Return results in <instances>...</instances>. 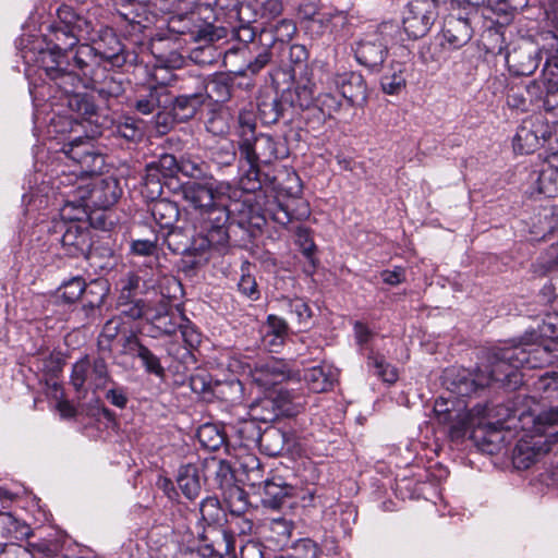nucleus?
<instances>
[{"label":"nucleus","instance_id":"obj_42","mask_svg":"<svg viewBox=\"0 0 558 558\" xmlns=\"http://www.w3.org/2000/svg\"><path fill=\"white\" fill-rule=\"evenodd\" d=\"M162 39L154 41L151 45V52L156 58L157 66L161 69L175 70L183 68L187 59L177 50L165 51L162 49Z\"/></svg>","mask_w":558,"mask_h":558},{"label":"nucleus","instance_id":"obj_58","mask_svg":"<svg viewBox=\"0 0 558 558\" xmlns=\"http://www.w3.org/2000/svg\"><path fill=\"white\" fill-rule=\"evenodd\" d=\"M367 364L374 369L375 375L381 378L385 383L393 384L397 381V369L387 363L383 355L371 352Z\"/></svg>","mask_w":558,"mask_h":558},{"label":"nucleus","instance_id":"obj_38","mask_svg":"<svg viewBox=\"0 0 558 558\" xmlns=\"http://www.w3.org/2000/svg\"><path fill=\"white\" fill-rule=\"evenodd\" d=\"M287 439V434L282 429L269 426L260 432L257 445L265 454L277 457L283 452Z\"/></svg>","mask_w":558,"mask_h":558},{"label":"nucleus","instance_id":"obj_51","mask_svg":"<svg viewBox=\"0 0 558 558\" xmlns=\"http://www.w3.org/2000/svg\"><path fill=\"white\" fill-rule=\"evenodd\" d=\"M531 269L535 277H544L553 271H558V242L543 252L532 264Z\"/></svg>","mask_w":558,"mask_h":558},{"label":"nucleus","instance_id":"obj_35","mask_svg":"<svg viewBox=\"0 0 558 558\" xmlns=\"http://www.w3.org/2000/svg\"><path fill=\"white\" fill-rule=\"evenodd\" d=\"M160 251L158 235L155 233L145 239L132 240L130 243V254L134 257L147 258L146 266L151 269L159 265Z\"/></svg>","mask_w":558,"mask_h":558},{"label":"nucleus","instance_id":"obj_40","mask_svg":"<svg viewBox=\"0 0 558 558\" xmlns=\"http://www.w3.org/2000/svg\"><path fill=\"white\" fill-rule=\"evenodd\" d=\"M405 65L400 62L391 63L390 69L380 80L383 92L389 95L401 93L405 88Z\"/></svg>","mask_w":558,"mask_h":558},{"label":"nucleus","instance_id":"obj_13","mask_svg":"<svg viewBox=\"0 0 558 558\" xmlns=\"http://www.w3.org/2000/svg\"><path fill=\"white\" fill-rule=\"evenodd\" d=\"M308 216L310 208L306 202L287 195H267L262 208L264 220L270 219L282 227L306 219Z\"/></svg>","mask_w":558,"mask_h":558},{"label":"nucleus","instance_id":"obj_24","mask_svg":"<svg viewBox=\"0 0 558 558\" xmlns=\"http://www.w3.org/2000/svg\"><path fill=\"white\" fill-rule=\"evenodd\" d=\"M148 320L158 332L154 337L172 336L178 331L181 323H184L182 315L172 310L170 300L165 295L159 300V307L151 310Z\"/></svg>","mask_w":558,"mask_h":558},{"label":"nucleus","instance_id":"obj_63","mask_svg":"<svg viewBox=\"0 0 558 558\" xmlns=\"http://www.w3.org/2000/svg\"><path fill=\"white\" fill-rule=\"evenodd\" d=\"M294 523L283 517H276L269 520V530L277 544L286 545L292 535Z\"/></svg>","mask_w":558,"mask_h":558},{"label":"nucleus","instance_id":"obj_11","mask_svg":"<svg viewBox=\"0 0 558 558\" xmlns=\"http://www.w3.org/2000/svg\"><path fill=\"white\" fill-rule=\"evenodd\" d=\"M447 0H411L402 11V26L410 39L424 37L438 16V8Z\"/></svg>","mask_w":558,"mask_h":558},{"label":"nucleus","instance_id":"obj_31","mask_svg":"<svg viewBox=\"0 0 558 558\" xmlns=\"http://www.w3.org/2000/svg\"><path fill=\"white\" fill-rule=\"evenodd\" d=\"M236 76V72L216 74L207 84L205 83V97L220 104L228 101L232 97Z\"/></svg>","mask_w":558,"mask_h":558},{"label":"nucleus","instance_id":"obj_21","mask_svg":"<svg viewBox=\"0 0 558 558\" xmlns=\"http://www.w3.org/2000/svg\"><path fill=\"white\" fill-rule=\"evenodd\" d=\"M549 451L547 439L531 436L520 439L512 451V463L518 470H526Z\"/></svg>","mask_w":558,"mask_h":558},{"label":"nucleus","instance_id":"obj_20","mask_svg":"<svg viewBox=\"0 0 558 558\" xmlns=\"http://www.w3.org/2000/svg\"><path fill=\"white\" fill-rule=\"evenodd\" d=\"M117 11L130 34L143 33L155 21L148 5L135 0H120Z\"/></svg>","mask_w":558,"mask_h":558},{"label":"nucleus","instance_id":"obj_8","mask_svg":"<svg viewBox=\"0 0 558 558\" xmlns=\"http://www.w3.org/2000/svg\"><path fill=\"white\" fill-rule=\"evenodd\" d=\"M397 25L393 22H383L376 31L364 35L355 43L354 56L356 61L372 72H379L388 57V45L391 33Z\"/></svg>","mask_w":558,"mask_h":558},{"label":"nucleus","instance_id":"obj_37","mask_svg":"<svg viewBox=\"0 0 558 558\" xmlns=\"http://www.w3.org/2000/svg\"><path fill=\"white\" fill-rule=\"evenodd\" d=\"M66 537L61 532L54 531L47 537L35 543H28V547L33 554H41L47 558H61L64 554V545Z\"/></svg>","mask_w":558,"mask_h":558},{"label":"nucleus","instance_id":"obj_45","mask_svg":"<svg viewBox=\"0 0 558 558\" xmlns=\"http://www.w3.org/2000/svg\"><path fill=\"white\" fill-rule=\"evenodd\" d=\"M68 95V107L80 117L92 120L97 116L98 107L88 94L83 93H65Z\"/></svg>","mask_w":558,"mask_h":558},{"label":"nucleus","instance_id":"obj_27","mask_svg":"<svg viewBox=\"0 0 558 558\" xmlns=\"http://www.w3.org/2000/svg\"><path fill=\"white\" fill-rule=\"evenodd\" d=\"M207 475L203 471V465L189 463L180 466L177 476V483L182 494L190 500L197 498L202 490L203 482H206Z\"/></svg>","mask_w":558,"mask_h":558},{"label":"nucleus","instance_id":"obj_18","mask_svg":"<svg viewBox=\"0 0 558 558\" xmlns=\"http://www.w3.org/2000/svg\"><path fill=\"white\" fill-rule=\"evenodd\" d=\"M250 374L253 383L265 390L281 385L293 376L286 362L274 357L256 362L251 367Z\"/></svg>","mask_w":558,"mask_h":558},{"label":"nucleus","instance_id":"obj_9","mask_svg":"<svg viewBox=\"0 0 558 558\" xmlns=\"http://www.w3.org/2000/svg\"><path fill=\"white\" fill-rule=\"evenodd\" d=\"M84 214V209L68 203L61 211L63 220L54 225V232L62 233L59 241L65 254L72 257L86 255L92 247L89 230L76 222Z\"/></svg>","mask_w":558,"mask_h":558},{"label":"nucleus","instance_id":"obj_44","mask_svg":"<svg viewBox=\"0 0 558 558\" xmlns=\"http://www.w3.org/2000/svg\"><path fill=\"white\" fill-rule=\"evenodd\" d=\"M233 436L238 439V445L250 448L257 445L260 437V428L253 420L239 421L230 426Z\"/></svg>","mask_w":558,"mask_h":558},{"label":"nucleus","instance_id":"obj_22","mask_svg":"<svg viewBox=\"0 0 558 558\" xmlns=\"http://www.w3.org/2000/svg\"><path fill=\"white\" fill-rule=\"evenodd\" d=\"M434 412L438 422L449 426V435L452 439L464 436L469 425V414L464 408H454L453 402L444 398L435 401Z\"/></svg>","mask_w":558,"mask_h":558},{"label":"nucleus","instance_id":"obj_1","mask_svg":"<svg viewBox=\"0 0 558 558\" xmlns=\"http://www.w3.org/2000/svg\"><path fill=\"white\" fill-rule=\"evenodd\" d=\"M94 29L92 21L77 13L70 5H61L57 11V21L48 26L45 34L48 49L40 51V68L46 76L52 81L56 86L59 85V78L65 73H73V54L81 39L89 38Z\"/></svg>","mask_w":558,"mask_h":558},{"label":"nucleus","instance_id":"obj_52","mask_svg":"<svg viewBox=\"0 0 558 558\" xmlns=\"http://www.w3.org/2000/svg\"><path fill=\"white\" fill-rule=\"evenodd\" d=\"M201 445L211 451L218 450L225 445L226 433L215 424H204L197 430Z\"/></svg>","mask_w":558,"mask_h":558},{"label":"nucleus","instance_id":"obj_7","mask_svg":"<svg viewBox=\"0 0 558 558\" xmlns=\"http://www.w3.org/2000/svg\"><path fill=\"white\" fill-rule=\"evenodd\" d=\"M199 542L209 555L223 557L233 549V543L231 535L220 526L225 513L219 500L216 497L205 498L199 505Z\"/></svg>","mask_w":558,"mask_h":558},{"label":"nucleus","instance_id":"obj_57","mask_svg":"<svg viewBox=\"0 0 558 558\" xmlns=\"http://www.w3.org/2000/svg\"><path fill=\"white\" fill-rule=\"evenodd\" d=\"M535 428L558 441V407L542 411L535 418Z\"/></svg>","mask_w":558,"mask_h":558},{"label":"nucleus","instance_id":"obj_4","mask_svg":"<svg viewBox=\"0 0 558 558\" xmlns=\"http://www.w3.org/2000/svg\"><path fill=\"white\" fill-rule=\"evenodd\" d=\"M88 39L92 44H82L76 48L73 54L74 65L122 68L138 62L137 53L128 50L112 28L102 27L96 38L90 34Z\"/></svg>","mask_w":558,"mask_h":558},{"label":"nucleus","instance_id":"obj_32","mask_svg":"<svg viewBox=\"0 0 558 558\" xmlns=\"http://www.w3.org/2000/svg\"><path fill=\"white\" fill-rule=\"evenodd\" d=\"M283 101L290 108H298L300 110L310 109L315 106V84L311 81L305 83H298L294 88L283 90Z\"/></svg>","mask_w":558,"mask_h":558},{"label":"nucleus","instance_id":"obj_14","mask_svg":"<svg viewBox=\"0 0 558 558\" xmlns=\"http://www.w3.org/2000/svg\"><path fill=\"white\" fill-rule=\"evenodd\" d=\"M62 153L80 167L82 174H98L105 168V156L89 137L63 144Z\"/></svg>","mask_w":558,"mask_h":558},{"label":"nucleus","instance_id":"obj_50","mask_svg":"<svg viewBox=\"0 0 558 558\" xmlns=\"http://www.w3.org/2000/svg\"><path fill=\"white\" fill-rule=\"evenodd\" d=\"M280 400L276 402L274 398H264L259 401L258 404L254 405L252 410L256 412L259 408L268 410L271 409V411L265 415L260 414L257 416L258 420L264 422H269L275 420L280 413H284L289 411V408L287 407L291 400L290 395L288 392H279Z\"/></svg>","mask_w":558,"mask_h":558},{"label":"nucleus","instance_id":"obj_39","mask_svg":"<svg viewBox=\"0 0 558 558\" xmlns=\"http://www.w3.org/2000/svg\"><path fill=\"white\" fill-rule=\"evenodd\" d=\"M550 52L546 56L542 71L543 85L549 94H558V37L553 35Z\"/></svg>","mask_w":558,"mask_h":558},{"label":"nucleus","instance_id":"obj_48","mask_svg":"<svg viewBox=\"0 0 558 558\" xmlns=\"http://www.w3.org/2000/svg\"><path fill=\"white\" fill-rule=\"evenodd\" d=\"M122 326L123 320L120 316H114L105 323L97 338V348L99 352L109 354L112 352V343L118 338Z\"/></svg>","mask_w":558,"mask_h":558},{"label":"nucleus","instance_id":"obj_62","mask_svg":"<svg viewBox=\"0 0 558 558\" xmlns=\"http://www.w3.org/2000/svg\"><path fill=\"white\" fill-rule=\"evenodd\" d=\"M525 2V0H496L490 5V10L496 14L499 23H509Z\"/></svg>","mask_w":558,"mask_h":558},{"label":"nucleus","instance_id":"obj_15","mask_svg":"<svg viewBox=\"0 0 558 558\" xmlns=\"http://www.w3.org/2000/svg\"><path fill=\"white\" fill-rule=\"evenodd\" d=\"M168 31L183 37L185 43L214 41L213 26L206 24L195 12L174 13L167 21Z\"/></svg>","mask_w":558,"mask_h":558},{"label":"nucleus","instance_id":"obj_28","mask_svg":"<svg viewBox=\"0 0 558 558\" xmlns=\"http://www.w3.org/2000/svg\"><path fill=\"white\" fill-rule=\"evenodd\" d=\"M336 84L350 105H361L367 98L366 83L360 73H343L338 76Z\"/></svg>","mask_w":558,"mask_h":558},{"label":"nucleus","instance_id":"obj_17","mask_svg":"<svg viewBox=\"0 0 558 558\" xmlns=\"http://www.w3.org/2000/svg\"><path fill=\"white\" fill-rule=\"evenodd\" d=\"M548 132V122L541 117L522 121L513 138V149L520 154H532L542 147V138Z\"/></svg>","mask_w":558,"mask_h":558},{"label":"nucleus","instance_id":"obj_54","mask_svg":"<svg viewBox=\"0 0 558 558\" xmlns=\"http://www.w3.org/2000/svg\"><path fill=\"white\" fill-rule=\"evenodd\" d=\"M118 308L120 311V317H128L130 319L136 320L142 317H146L148 319L149 314L151 312L150 306L142 299L128 298L126 300H118Z\"/></svg>","mask_w":558,"mask_h":558},{"label":"nucleus","instance_id":"obj_26","mask_svg":"<svg viewBox=\"0 0 558 558\" xmlns=\"http://www.w3.org/2000/svg\"><path fill=\"white\" fill-rule=\"evenodd\" d=\"M122 190L119 180L113 177L99 179L88 193V202L96 208L107 209L121 197Z\"/></svg>","mask_w":558,"mask_h":558},{"label":"nucleus","instance_id":"obj_16","mask_svg":"<svg viewBox=\"0 0 558 558\" xmlns=\"http://www.w3.org/2000/svg\"><path fill=\"white\" fill-rule=\"evenodd\" d=\"M472 16L470 12L452 11L444 19L441 35L442 46L449 49L464 47L473 37Z\"/></svg>","mask_w":558,"mask_h":558},{"label":"nucleus","instance_id":"obj_46","mask_svg":"<svg viewBox=\"0 0 558 558\" xmlns=\"http://www.w3.org/2000/svg\"><path fill=\"white\" fill-rule=\"evenodd\" d=\"M113 134L126 142L137 143L144 136L143 122L134 117H123L114 124Z\"/></svg>","mask_w":558,"mask_h":558},{"label":"nucleus","instance_id":"obj_60","mask_svg":"<svg viewBox=\"0 0 558 558\" xmlns=\"http://www.w3.org/2000/svg\"><path fill=\"white\" fill-rule=\"evenodd\" d=\"M179 172L191 179V181H201L205 178L214 177L204 161H197L191 158H181Z\"/></svg>","mask_w":558,"mask_h":558},{"label":"nucleus","instance_id":"obj_47","mask_svg":"<svg viewBox=\"0 0 558 558\" xmlns=\"http://www.w3.org/2000/svg\"><path fill=\"white\" fill-rule=\"evenodd\" d=\"M92 373V361L88 356H84L80 361H77L73 367L71 373V384L74 387L75 391L81 395L83 398L86 396Z\"/></svg>","mask_w":558,"mask_h":558},{"label":"nucleus","instance_id":"obj_59","mask_svg":"<svg viewBox=\"0 0 558 558\" xmlns=\"http://www.w3.org/2000/svg\"><path fill=\"white\" fill-rule=\"evenodd\" d=\"M111 381L108 364L104 356H97L92 361L89 387L94 390L104 389Z\"/></svg>","mask_w":558,"mask_h":558},{"label":"nucleus","instance_id":"obj_23","mask_svg":"<svg viewBox=\"0 0 558 558\" xmlns=\"http://www.w3.org/2000/svg\"><path fill=\"white\" fill-rule=\"evenodd\" d=\"M195 80L196 87L193 93L179 95L173 100L170 98L172 116L179 122L192 119L205 101V78L197 75Z\"/></svg>","mask_w":558,"mask_h":558},{"label":"nucleus","instance_id":"obj_56","mask_svg":"<svg viewBox=\"0 0 558 558\" xmlns=\"http://www.w3.org/2000/svg\"><path fill=\"white\" fill-rule=\"evenodd\" d=\"M147 167L154 168L156 174L172 185L173 180L179 173L180 160H178L175 156L171 154H163L158 158V160L148 163Z\"/></svg>","mask_w":558,"mask_h":558},{"label":"nucleus","instance_id":"obj_6","mask_svg":"<svg viewBox=\"0 0 558 558\" xmlns=\"http://www.w3.org/2000/svg\"><path fill=\"white\" fill-rule=\"evenodd\" d=\"M74 68L76 70L73 73L58 76L57 87L63 93H72L81 86L95 90L104 99L118 98L124 93L122 82L116 78L107 65H74Z\"/></svg>","mask_w":558,"mask_h":558},{"label":"nucleus","instance_id":"obj_49","mask_svg":"<svg viewBox=\"0 0 558 558\" xmlns=\"http://www.w3.org/2000/svg\"><path fill=\"white\" fill-rule=\"evenodd\" d=\"M304 380L308 389L315 393L329 390L333 385V376L322 366L308 368L304 373Z\"/></svg>","mask_w":558,"mask_h":558},{"label":"nucleus","instance_id":"obj_12","mask_svg":"<svg viewBox=\"0 0 558 558\" xmlns=\"http://www.w3.org/2000/svg\"><path fill=\"white\" fill-rule=\"evenodd\" d=\"M240 162L271 163L288 157L289 149L284 142L276 141L268 134H258L251 140L239 142Z\"/></svg>","mask_w":558,"mask_h":558},{"label":"nucleus","instance_id":"obj_53","mask_svg":"<svg viewBox=\"0 0 558 558\" xmlns=\"http://www.w3.org/2000/svg\"><path fill=\"white\" fill-rule=\"evenodd\" d=\"M171 187V184L156 174L154 168L146 166L145 177L143 179L142 194L151 202L159 199L163 192V187Z\"/></svg>","mask_w":558,"mask_h":558},{"label":"nucleus","instance_id":"obj_3","mask_svg":"<svg viewBox=\"0 0 558 558\" xmlns=\"http://www.w3.org/2000/svg\"><path fill=\"white\" fill-rule=\"evenodd\" d=\"M180 189L183 199L193 207V223L202 230L229 232V210L220 204L219 183L214 177L187 181L180 184Z\"/></svg>","mask_w":558,"mask_h":558},{"label":"nucleus","instance_id":"obj_19","mask_svg":"<svg viewBox=\"0 0 558 558\" xmlns=\"http://www.w3.org/2000/svg\"><path fill=\"white\" fill-rule=\"evenodd\" d=\"M445 383L449 391L460 397H470L488 386V380L484 379L481 366L475 374L464 368L448 369Z\"/></svg>","mask_w":558,"mask_h":558},{"label":"nucleus","instance_id":"obj_30","mask_svg":"<svg viewBox=\"0 0 558 558\" xmlns=\"http://www.w3.org/2000/svg\"><path fill=\"white\" fill-rule=\"evenodd\" d=\"M473 439L480 450L495 454L505 447L506 433L496 424H487L473 432Z\"/></svg>","mask_w":558,"mask_h":558},{"label":"nucleus","instance_id":"obj_5","mask_svg":"<svg viewBox=\"0 0 558 558\" xmlns=\"http://www.w3.org/2000/svg\"><path fill=\"white\" fill-rule=\"evenodd\" d=\"M193 226L196 235L190 236L181 229H171L165 241L172 253L194 257L191 266L196 267L208 260L213 250H225L230 236L227 231L202 230L198 225L193 223Z\"/></svg>","mask_w":558,"mask_h":558},{"label":"nucleus","instance_id":"obj_55","mask_svg":"<svg viewBox=\"0 0 558 558\" xmlns=\"http://www.w3.org/2000/svg\"><path fill=\"white\" fill-rule=\"evenodd\" d=\"M203 471L208 476V473H214L216 483L219 486H223L225 484H229L232 478V470L228 462L221 459H217L215 457L207 458L202 461Z\"/></svg>","mask_w":558,"mask_h":558},{"label":"nucleus","instance_id":"obj_10","mask_svg":"<svg viewBox=\"0 0 558 558\" xmlns=\"http://www.w3.org/2000/svg\"><path fill=\"white\" fill-rule=\"evenodd\" d=\"M543 61V48L532 37H521L507 47L506 64L513 76H530Z\"/></svg>","mask_w":558,"mask_h":558},{"label":"nucleus","instance_id":"obj_34","mask_svg":"<svg viewBox=\"0 0 558 558\" xmlns=\"http://www.w3.org/2000/svg\"><path fill=\"white\" fill-rule=\"evenodd\" d=\"M149 210L156 223L162 229H173L180 217L178 204L167 198L153 202Z\"/></svg>","mask_w":558,"mask_h":558},{"label":"nucleus","instance_id":"obj_61","mask_svg":"<svg viewBox=\"0 0 558 558\" xmlns=\"http://www.w3.org/2000/svg\"><path fill=\"white\" fill-rule=\"evenodd\" d=\"M109 293V286L104 280H93L89 283H85L83 292V301L89 302L92 305L102 307L105 299Z\"/></svg>","mask_w":558,"mask_h":558},{"label":"nucleus","instance_id":"obj_33","mask_svg":"<svg viewBox=\"0 0 558 558\" xmlns=\"http://www.w3.org/2000/svg\"><path fill=\"white\" fill-rule=\"evenodd\" d=\"M258 113L260 120L265 124H274L283 117L284 112L290 108L289 105L283 101V92L280 96L278 95H265L258 101Z\"/></svg>","mask_w":558,"mask_h":558},{"label":"nucleus","instance_id":"obj_2","mask_svg":"<svg viewBox=\"0 0 558 558\" xmlns=\"http://www.w3.org/2000/svg\"><path fill=\"white\" fill-rule=\"evenodd\" d=\"M555 343L549 347L525 345V342L496 348L487 353L486 362L482 364L484 379L488 380V386L497 384L500 388L507 390L518 389L523 377L520 367L539 368L553 363L550 352L557 351Z\"/></svg>","mask_w":558,"mask_h":558},{"label":"nucleus","instance_id":"obj_64","mask_svg":"<svg viewBox=\"0 0 558 558\" xmlns=\"http://www.w3.org/2000/svg\"><path fill=\"white\" fill-rule=\"evenodd\" d=\"M211 159L219 166H231L236 159V147L232 141H222L211 149Z\"/></svg>","mask_w":558,"mask_h":558},{"label":"nucleus","instance_id":"obj_41","mask_svg":"<svg viewBox=\"0 0 558 558\" xmlns=\"http://www.w3.org/2000/svg\"><path fill=\"white\" fill-rule=\"evenodd\" d=\"M296 33V26L292 20L283 19L274 28V31L263 29L259 34V41L267 47H271L276 41H289Z\"/></svg>","mask_w":558,"mask_h":558},{"label":"nucleus","instance_id":"obj_25","mask_svg":"<svg viewBox=\"0 0 558 558\" xmlns=\"http://www.w3.org/2000/svg\"><path fill=\"white\" fill-rule=\"evenodd\" d=\"M300 493L299 488L287 484L281 477H272L264 482L262 502L267 508L279 509Z\"/></svg>","mask_w":558,"mask_h":558},{"label":"nucleus","instance_id":"obj_36","mask_svg":"<svg viewBox=\"0 0 558 558\" xmlns=\"http://www.w3.org/2000/svg\"><path fill=\"white\" fill-rule=\"evenodd\" d=\"M31 526L10 511L0 513V536L21 541L31 536Z\"/></svg>","mask_w":558,"mask_h":558},{"label":"nucleus","instance_id":"obj_29","mask_svg":"<svg viewBox=\"0 0 558 558\" xmlns=\"http://www.w3.org/2000/svg\"><path fill=\"white\" fill-rule=\"evenodd\" d=\"M168 106H170V94L162 84L148 87L144 94L137 96L134 102L135 110L142 114H153Z\"/></svg>","mask_w":558,"mask_h":558},{"label":"nucleus","instance_id":"obj_43","mask_svg":"<svg viewBox=\"0 0 558 558\" xmlns=\"http://www.w3.org/2000/svg\"><path fill=\"white\" fill-rule=\"evenodd\" d=\"M280 308L286 311L299 325H307L311 317L312 311L308 304L301 298H288L282 296L278 300Z\"/></svg>","mask_w":558,"mask_h":558}]
</instances>
